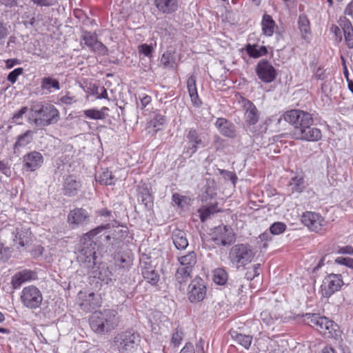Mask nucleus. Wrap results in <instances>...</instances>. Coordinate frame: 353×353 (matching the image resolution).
<instances>
[{"mask_svg": "<svg viewBox=\"0 0 353 353\" xmlns=\"http://www.w3.org/2000/svg\"><path fill=\"white\" fill-rule=\"evenodd\" d=\"M233 239L231 230L225 225H219L214 229L212 234V240L217 245H226Z\"/></svg>", "mask_w": 353, "mask_h": 353, "instance_id": "2eb2a0df", "label": "nucleus"}, {"mask_svg": "<svg viewBox=\"0 0 353 353\" xmlns=\"http://www.w3.org/2000/svg\"><path fill=\"white\" fill-rule=\"evenodd\" d=\"M261 265L259 263L254 265L252 268L248 270L246 277L248 280H252L260 274Z\"/></svg>", "mask_w": 353, "mask_h": 353, "instance_id": "09e8293b", "label": "nucleus"}, {"mask_svg": "<svg viewBox=\"0 0 353 353\" xmlns=\"http://www.w3.org/2000/svg\"><path fill=\"white\" fill-rule=\"evenodd\" d=\"M206 295V287L201 278H195L188 287V298L191 302H200Z\"/></svg>", "mask_w": 353, "mask_h": 353, "instance_id": "4468645a", "label": "nucleus"}, {"mask_svg": "<svg viewBox=\"0 0 353 353\" xmlns=\"http://www.w3.org/2000/svg\"><path fill=\"white\" fill-rule=\"evenodd\" d=\"M215 125L219 132L225 137L234 138L236 137L235 125L225 118H218Z\"/></svg>", "mask_w": 353, "mask_h": 353, "instance_id": "aec40b11", "label": "nucleus"}, {"mask_svg": "<svg viewBox=\"0 0 353 353\" xmlns=\"http://www.w3.org/2000/svg\"><path fill=\"white\" fill-rule=\"evenodd\" d=\"M19 60L17 59H8L6 61V65L8 68H12L14 65H17V64H19Z\"/></svg>", "mask_w": 353, "mask_h": 353, "instance_id": "774afa93", "label": "nucleus"}, {"mask_svg": "<svg viewBox=\"0 0 353 353\" xmlns=\"http://www.w3.org/2000/svg\"><path fill=\"white\" fill-rule=\"evenodd\" d=\"M28 107L25 106L21 108L19 111L15 112L13 115L12 119L16 123H21V119L23 116V114H26L28 112Z\"/></svg>", "mask_w": 353, "mask_h": 353, "instance_id": "864d4df0", "label": "nucleus"}, {"mask_svg": "<svg viewBox=\"0 0 353 353\" xmlns=\"http://www.w3.org/2000/svg\"><path fill=\"white\" fill-rule=\"evenodd\" d=\"M335 263L353 269V259L352 258L339 256L335 259Z\"/></svg>", "mask_w": 353, "mask_h": 353, "instance_id": "8fccbe9b", "label": "nucleus"}, {"mask_svg": "<svg viewBox=\"0 0 353 353\" xmlns=\"http://www.w3.org/2000/svg\"><path fill=\"white\" fill-rule=\"evenodd\" d=\"M139 51L146 57H150L153 52V47L152 45L144 43L139 46Z\"/></svg>", "mask_w": 353, "mask_h": 353, "instance_id": "5fc2aeb1", "label": "nucleus"}, {"mask_svg": "<svg viewBox=\"0 0 353 353\" xmlns=\"http://www.w3.org/2000/svg\"><path fill=\"white\" fill-rule=\"evenodd\" d=\"M79 305L83 310L89 312L100 306V299L94 293L91 292L84 295Z\"/></svg>", "mask_w": 353, "mask_h": 353, "instance_id": "5701e85b", "label": "nucleus"}, {"mask_svg": "<svg viewBox=\"0 0 353 353\" xmlns=\"http://www.w3.org/2000/svg\"><path fill=\"white\" fill-rule=\"evenodd\" d=\"M20 300L25 307L35 310L41 306L43 295L38 288L34 285H29L22 290Z\"/></svg>", "mask_w": 353, "mask_h": 353, "instance_id": "1a4fd4ad", "label": "nucleus"}, {"mask_svg": "<svg viewBox=\"0 0 353 353\" xmlns=\"http://www.w3.org/2000/svg\"><path fill=\"white\" fill-rule=\"evenodd\" d=\"M154 5L157 9L164 13L170 14L175 12L178 8L177 0H154Z\"/></svg>", "mask_w": 353, "mask_h": 353, "instance_id": "bb28decb", "label": "nucleus"}, {"mask_svg": "<svg viewBox=\"0 0 353 353\" xmlns=\"http://www.w3.org/2000/svg\"><path fill=\"white\" fill-rule=\"evenodd\" d=\"M243 106L246 109L245 113V122L248 125H255L259 118V113L254 104L249 100H245Z\"/></svg>", "mask_w": 353, "mask_h": 353, "instance_id": "412c9836", "label": "nucleus"}, {"mask_svg": "<svg viewBox=\"0 0 353 353\" xmlns=\"http://www.w3.org/2000/svg\"><path fill=\"white\" fill-rule=\"evenodd\" d=\"M305 321L312 327H315L320 333L324 335L332 336V331H336L337 325L325 316L317 314H306Z\"/></svg>", "mask_w": 353, "mask_h": 353, "instance_id": "6e6552de", "label": "nucleus"}, {"mask_svg": "<svg viewBox=\"0 0 353 353\" xmlns=\"http://www.w3.org/2000/svg\"><path fill=\"white\" fill-rule=\"evenodd\" d=\"M344 14L353 19V0H352L345 8Z\"/></svg>", "mask_w": 353, "mask_h": 353, "instance_id": "052dcab7", "label": "nucleus"}, {"mask_svg": "<svg viewBox=\"0 0 353 353\" xmlns=\"http://www.w3.org/2000/svg\"><path fill=\"white\" fill-rule=\"evenodd\" d=\"M339 26L343 32L345 41L349 48H353V26L346 17H341L339 19Z\"/></svg>", "mask_w": 353, "mask_h": 353, "instance_id": "6ab92c4d", "label": "nucleus"}, {"mask_svg": "<svg viewBox=\"0 0 353 353\" xmlns=\"http://www.w3.org/2000/svg\"><path fill=\"white\" fill-rule=\"evenodd\" d=\"M101 184L105 185H111L114 184L116 179L112 173L108 170H103L97 179Z\"/></svg>", "mask_w": 353, "mask_h": 353, "instance_id": "ea45409f", "label": "nucleus"}, {"mask_svg": "<svg viewBox=\"0 0 353 353\" xmlns=\"http://www.w3.org/2000/svg\"><path fill=\"white\" fill-rule=\"evenodd\" d=\"M299 26L301 32L305 34L310 33V24L307 17L303 14L299 17Z\"/></svg>", "mask_w": 353, "mask_h": 353, "instance_id": "a18cd8bd", "label": "nucleus"}, {"mask_svg": "<svg viewBox=\"0 0 353 353\" xmlns=\"http://www.w3.org/2000/svg\"><path fill=\"white\" fill-rule=\"evenodd\" d=\"M213 281L219 285H224L228 280V273L225 268H215L212 272Z\"/></svg>", "mask_w": 353, "mask_h": 353, "instance_id": "2f4dec72", "label": "nucleus"}, {"mask_svg": "<svg viewBox=\"0 0 353 353\" xmlns=\"http://www.w3.org/2000/svg\"><path fill=\"white\" fill-rule=\"evenodd\" d=\"M140 100L142 106L141 108H144L151 102V97L148 95L144 94L140 98Z\"/></svg>", "mask_w": 353, "mask_h": 353, "instance_id": "e2e57ef3", "label": "nucleus"}, {"mask_svg": "<svg viewBox=\"0 0 353 353\" xmlns=\"http://www.w3.org/2000/svg\"><path fill=\"white\" fill-rule=\"evenodd\" d=\"M166 122L167 119L164 115L160 113L156 114L148 124V128L151 129L149 133L155 135L157 132L163 129Z\"/></svg>", "mask_w": 353, "mask_h": 353, "instance_id": "a878e982", "label": "nucleus"}, {"mask_svg": "<svg viewBox=\"0 0 353 353\" xmlns=\"http://www.w3.org/2000/svg\"><path fill=\"white\" fill-rule=\"evenodd\" d=\"M1 4L8 8H12L17 6V0H0Z\"/></svg>", "mask_w": 353, "mask_h": 353, "instance_id": "0e129e2a", "label": "nucleus"}, {"mask_svg": "<svg viewBox=\"0 0 353 353\" xmlns=\"http://www.w3.org/2000/svg\"><path fill=\"white\" fill-rule=\"evenodd\" d=\"M33 3L39 6H50L53 5L52 0H30Z\"/></svg>", "mask_w": 353, "mask_h": 353, "instance_id": "bf43d9fd", "label": "nucleus"}, {"mask_svg": "<svg viewBox=\"0 0 353 353\" xmlns=\"http://www.w3.org/2000/svg\"><path fill=\"white\" fill-rule=\"evenodd\" d=\"M255 252L248 243H237L233 245L228 253V260L232 268L240 269L252 263Z\"/></svg>", "mask_w": 353, "mask_h": 353, "instance_id": "39448f33", "label": "nucleus"}, {"mask_svg": "<svg viewBox=\"0 0 353 353\" xmlns=\"http://www.w3.org/2000/svg\"><path fill=\"white\" fill-rule=\"evenodd\" d=\"M281 316L282 312L278 307H275L271 311L265 310L260 314L261 321L267 325L272 324L275 321L280 319Z\"/></svg>", "mask_w": 353, "mask_h": 353, "instance_id": "c85d7f7f", "label": "nucleus"}, {"mask_svg": "<svg viewBox=\"0 0 353 353\" xmlns=\"http://www.w3.org/2000/svg\"><path fill=\"white\" fill-rule=\"evenodd\" d=\"M41 88L49 93L60 89V83L58 80L51 77H44L41 79Z\"/></svg>", "mask_w": 353, "mask_h": 353, "instance_id": "72a5a7b5", "label": "nucleus"}, {"mask_svg": "<svg viewBox=\"0 0 353 353\" xmlns=\"http://www.w3.org/2000/svg\"><path fill=\"white\" fill-rule=\"evenodd\" d=\"M219 210L218 208L217 204L210 205L208 206H203L199 210V213L200 216V219L202 222H205L211 214H213Z\"/></svg>", "mask_w": 353, "mask_h": 353, "instance_id": "58836bf2", "label": "nucleus"}, {"mask_svg": "<svg viewBox=\"0 0 353 353\" xmlns=\"http://www.w3.org/2000/svg\"><path fill=\"white\" fill-rule=\"evenodd\" d=\"M261 30L266 37H272L277 29V26L272 17L268 14H264L261 22Z\"/></svg>", "mask_w": 353, "mask_h": 353, "instance_id": "b1692460", "label": "nucleus"}, {"mask_svg": "<svg viewBox=\"0 0 353 353\" xmlns=\"http://www.w3.org/2000/svg\"><path fill=\"white\" fill-rule=\"evenodd\" d=\"M109 227L110 224L99 226L89 231L82 236L81 239L82 245L79 249L77 256V259L79 263H81L82 265H84L87 268H93V266L95 265L96 260V243H94L92 239Z\"/></svg>", "mask_w": 353, "mask_h": 353, "instance_id": "7ed1b4c3", "label": "nucleus"}, {"mask_svg": "<svg viewBox=\"0 0 353 353\" xmlns=\"http://www.w3.org/2000/svg\"><path fill=\"white\" fill-rule=\"evenodd\" d=\"M246 51L249 56L253 58H259L268 53L265 46L259 45L248 44L246 46Z\"/></svg>", "mask_w": 353, "mask_h": 353, "instance_id": "f704fd0d", "label": "nucleus"}, {"mask_svg": "<svg viewBox=\"0 0 353 353\" xmlns=\"http://www.w3.org/2000/svg\"><path fill=\"white\" fill-rule=\"evenodd\" d=\"M292 192H301L305 188L304 179L301 176L293 177L290 183Z\"/></svg>", "mask_w": 353, "mask_h": 353, "instance_id": "a19ab883", "label": "nucleus"}, {"mask_svg": "<svg viewBox=\"0 0 353 353\" xmlns=\"http://www.w3.org/2000/svg\"><path fill=\"white\" fill-rule=\"evenodd\" d=\"M0 171L5 174H8L10 172L9 166L4 161H0Z\"/></svg>", "mask_w": 353, "mask_h": 353, "instance_id": "69168bd1", "label": "nucleus"}, {"mask_svg": "<svg viewBox=\"0 0 353 353\" xmlns=\"http://www.w3.org/2000/svg\"><path fill=\"white\" fill-rule=\"evenodd\" d=\"M114 341L120 353H132L139 346L141 338L138 333L127 331L117 336Z\"/></svg>", "mask_w": 353, "mask_h": 353, "instance_id": "0eeeda50", "label": "nucleus"}, {"mask_svg": "<svg viewBox=\"0 0 353 353\" xmlns=\"http://www.w3.org/2000/svg\"><path fill=\"white\" fill-rule=\"evenodd\" d=\"M256 73L259 79L264 83H271L276 77V70L267 60L260 61L256 67Z\"/></svg>", "mask_w": 353, "mask_h": 353, "instance_id": "ddd939ff", "label": "nucleus"}, {"mask_svg": "<svg viewBox=\"0 0 353 353\" xmlns=\"http://www.w3.org/2000/svg\"><path fill=\"white\" fill-rule=\"evenodd\" d=\"M234 341L245 349L248 350L252 344V337L250 335L236 333L233 336Z\"/></svg>", "mask_w": 353, "mask_h": 353, "instance_id": "79ce46f5", "label": "nucleus"}, {"mask_svg": "<svg viewBox=\"0 0 353 353\" xmlns=\"http://www.w3.org/2000/svg\"><path fill=\"white\" fill-rule=\"evenodd\" d=\"M340 28L341 27H339L336 25H332L330 28V30L337 38H339V40L341 41L342 39V36Z\"/></svg>", "mask_w": 353, "mask_h": 353, "instance_id": "680f3d73", "label": "nucleus"}, {"mask_svg": "<svg viewBox=\"0 0 353 353\" xmlns=\"http://www.w3.org/2000/svg\"><path fill=\"white\" fill-rule=\"evenodd\" d=\"M172 242L177 250H185L188 246V241L184 231L176 229L172 232Z\"/></svg>", "mask_w": 353, "mask_h": 353, "instance_id": "cd10ccee", "label": "nucleus"}, {"mask_svg": "<svg viewBox=\"0 0 353 353\" xmlns=\"http://www.w3.org/2000/svg\"><path fill=\"white\" fill-rule=\"evenodd\" d=\"M43 158L42 154L36 151H32L23 157L24 168L28 171H34L40 168L43 163Z\"/></svg>", "mask_w": 353, "mask_h": 353, "instance_id": "dca6fc26", "label": "nucleus"}, {"mask_svg": "<svg viewBox=\"0 0 353 353\" xmlns=\"http://www.w3.org/2000/svg\"><path fill=\"white\" fill-rule=\"evenodd\" d=\"M223 20L229 23H234L236 21L234 13L231 10H225L222 14Z\"/></svg>", "mask_w": 353, "mask_h": 353, "instance_id": "6e6d98bb", "label": "nucleus"}, {"mask_svg": "<svg viewBox=\"0 0 353 353\" xmlns=\"http://www.w3.org/2000/svg\"><path fill=\"white\" fill-rule=\"evenodd\" d=\"M89 220L88 212L83 208H75L71 210L68 216V221L72 226H78L86 223Z\"/></svg>", "mask_w": 353, "mask_h": 353, "instance_id": "a211bd4d", "label": "nucleus"}, {"mask_svg": "<svg viewBox=\"0 0 353 353\" xmlns=\"http://www.w3.org/2000/svg\"><path fill=\"white\" fill-rule=\"evenodd\" d=\"M340 254H350L353 255V247L351 245H345L339 247L336 252Z\"/></svg>", "mask_w": 353, "mask_h": 353, "instance_id": "4d7b16f0", "label": "nucleus"}, {"mask_svg": "<svg viewBox=\"0 0 353 353\" xmlns=\"http://www.w3.org/2000/svg\"><path fill=\"white\" fill-rule=\"evenodd\" d=\"M141 273L145 280L152 285H156L159 280V276L154 268L146 264L144 266L141 264Z\"/></svg>", "mask_w": 353, "mask_h": 353, "instance_id": "c756f323", "label": "nucleus"}, {"mask_svg": "<svg viewBox=\"0 0 353 353\" xmlns=\"http://www.w3.org/2000/svg\"><path fill=\"white\" fill-rule=\"evenodd\" d=\"M22 73L23 68H17L9 73L7 79L10 83H14L17 81L18 77L21 75Z\"/></svg>", "mask_w": 353, "mask_h": 353, "instance_id": "603ef678", "label": "nucleus"}, {"mask_svg": "<svg viewBox=\"0 0 353 353\" xmlns=\"http://www.w3.org/2000/svg\"><path fill=\"white\" fill-rule=\"evenodd\" d=\"M177 259L180 266L192 271L196 263V255L194 252H190L184 256H179Z\"/></svg>", "mask_w": 353, "mask_h": 353, "instance_id": "7c9ffc66", "label": "nucleus"}, {"mask_svg": "<svg viewBox=\"0 0 353 353\" xmlns=\"http://www.w3.org/2000/svg\"><path fill=\"white\" fill-rule=\"evenodd\" d=\"M83 114L91 119H103L105 118V114L96 109H88L83 111Z\"/></svg>", "mask_w": 353, "mask_h": 353, "instance_id": "49530a36", "label": "nucleus"}, {"mask_svg": "<svg viewBox=\"0 0 353 353\" xmlns=\"http://www.w3.org/2000/svg\"><path fill=\"white\" fill-rule=\"evenodd\" d=\"M183 333L181 330L178 329L172 334L171 342L174 346H179L183 340Z\"/></svg>", "mask_w": 353, "mask_h": 353, "instance_id": "3c124183", "label": "nucleus"}, {"mask_svg": "<svg viewBox=\"0 0 353 353\" xmlns=\"http://www.w3.org/2000/svg\"><path fill=\"white\" fill-rule=\"evenodd\" d=\"M11 256L12 250L10 248L0 241V264L7 263L11 258Z\"/></svg>", "mask_w": 353, "mask_h": 353, "instance_id": "c03bdc74", "label": "nucleus"}, {"mask_svg": "<svg viewBox=\"0 0 353 353\" xmlns=\"http://www.w3.org/2000/svg\"><path fill=\"white\" fill-rule=\"evenodd\" d=\"M161 63L164 68H174L176 66L174 52L168 50L164 52L161 58Z\"/></svg>", "mask_w": 353, "mask_h": 353, "instance_id": "e433bc0d", "label": "nucleus"}, {"mask_svg": "<svg viewBox=\"0 0 353 353\" xmlns=\"http://www.w3.org/2000/svg\"><path fill=\"white\" fill-rule=\"evenodd\" d=\"M37 273L30 270H23L14 274L11 280V284L14 289H18L26 282L37 279Z\"/></svg>", "mask_w": 353, "mask_h": 353, "instance_id": "f3484780", "label": "nucleus"}, {"mask_svg": "<svg viewBox=\"0 0 353 353\" xmlns=\"http://www.w3.org/2000/svg\"><path fill=\"white\" fill-rule=\"evenodd\" d=\"M140 197L141 198V200L143 202H145V204L147 205L148 202L151 201V196L150 194L146 191L145 194L140 193L139 194Z\"/></svg>", "mask_w": 353, "mask_h": 353, "instance_id": "338daca9", "label": "nucleus"}, {"mask_svg": "<svg viewBox=\"0 0 353 353\" xmlns=\"http://www.w3.org/2000/svg\"><path fill=\"white\" fill-rule=\"evenodd\" d=\"M81 187V182L76 180L73 176H68L63 185V194L68 196H74L77 194Z\"/></svg>", "mask_w": 353, "mask_h": 353, "instance_id": "4be33fe9", "label": "nucleus"}, {"mask_svg": "<svg viewBox=\"0 0 353 353\" xmlns=\"http://www.w3.org/2000/svg\"><path fill=\"white\" fill-rule=\"evenodd\" d=\"M30 234V231L27 229L17 228L16 230L13 232V241L20 246L23 247L28 242Z\"/></svg>", "mask_w": 353, "mask_h": 353, "instance_id": "473e14b6", "label": "nucleus"}, {"mask_svg": "<svg viewBox=\"0 0 353 353\" xmlns=\"http://www.w3.org/2000/svg\"><path fill=\"white\" fill-rule=\"evenodd\" d=\"M9 34L7 25L0 21V39H5Z\"/></svg>", "mask_w": 353, "mask_h": 353, "instance_id": "13d9d810", "label": "nucleus"}, {"mask_svg": "<svg viewBox=\"0 0 353 353\" xmlns=\"http://www.w3.org/2000/svg\"><path fill=\"white\" fill-rule=\"evenodd\" d=\"M32 140V132L27 130L24 134L19 136L17 141L14 143V148L24 147L30 143Z\"/></svg>", "mask_w": 353, "mask_h": 353, "instance_id": "37998d69", "label": "nucleus"}, {"mask_svg": "<svg viewBox=\"0 0 353 353\" xmlns=\"http://www.w3.org/2000/svg\"><path fill=\"white\" fill-rule=\"evenodd\" d=\"M59 120V112L52 104L38 102L31 105L28 112V121L37 127L56 123Z\"/></svg>", "mask_w": 353, "mask_h": 353, "instance_id": "f03ea898", "label": "nucleus"}, {"mask_svg": "<svg viewBox=\"0 0 353 353\" xmlns=\"http://www.w3.org/2000/svg\"><path fill=\"white\" fill-rule=\"evenodd\" d=\"M282 118L294 126V135L296 139L316 141L321 138V131L312 127L313 118L309 112L301 110H291L285 112Z\"/></svg>", "mask_w": 353, "mask_h": 353, "instance_id": "f257e3e1", "label": "nucleus"}, {"mask_svg": "<svg viewBox=\"0 0 353 353\" xmlns=\"http://www.w3.org/2000/svg\"><path fill=\"white\" fill-rule=\"evenodd\" d=\"M192 272V270L180 266L176 270L174 275L175 279L180 284L185 283L191 277Z\"/></svg>", "mask_w": 353, "mask_h": 353, "instance_id": "4c0bfd02", "label": "nucleus"}, {"mask_svg": "<svg viewBox=\"0 0 353 353\" xmlns=\"http://www.w3.org/2000/svg\"><path fill=\"white\" fill-rule=\"evenodd\" d=\"M187 88L192 104L195 107H199L202 104L199 97L197 88L196 85V78L194 75H190L187 81Z\"/></svg>", "mask_w": 353, "mask_h": 353, "instance_id": "393cba45", "label": "nucleus"}, {"mask_svg": "<svg viewBox=\"0 0 353 353\" xmlns=\"http://www.w3.org/2000/svg\"><path fill=\"white\" fill-rule=\"evenodd\" d=\"M301 221L310 230L315 232L323 231L326 225V221L319 213L311 211L303 212Z\"/></svg>", "mask_w": 353, "mask_h": 353, "instance_id": "9d476101", "label": "nucleus"}, {"mask_svg": "<svg viewBox=\"0 0 353 353\" xmlns=\"http://www.w3.org/2000/svg\"><path fill=\"white\" fill-rule=\"evenodd\" d=\"M180 353H205L204 341L200 339L195 345V347L191 343H187L181 349Z\"/></svg>", "mask_w": 353, "mask_h": 353, "instance_id": "c9c22d12", "label": "nucleus"}, {"mask_svg": "<svg viewBox=\"0 0 353 353\" xmlns=\"http://www.w3.org/2000/svg\"><path fill=\"white\" fill-rule=\"evenodd\" d=\"M119 322L117 311L110 309L95 311L89 319L91 329L97 334L111 332L119 325Z\"/></svg>", "mask_w": 353, "mask_h": 353, "instance_id": "20e7f679", "label": "nucleus"}, {"mask_svg": "<svg viewBox=\"0 0 353 353\" xmlns=\"http://www.w3.org/2000/svg\"><path fill=\"white\" fill-rule=\"evenodd\" d=\"M187 145L185 146V152L190 156L196 153L201 148H205L210 143L208 134L199 132L196 128H191L185 130Z\"/></svg>", "mask_w": 353, "mask_h": 353, "instance_id": "423d86ee", "label": "nucleus"}, {"mask_svg": "<svg viewBox=\"0 0 353 353\" xmlns=\"http://www.w3.org/2000/svg\"><path fill=\"white\" fill-rule=\"evenodd\" d=\"M84 44L88 46L92 52L99 55H106L108 54L107 47L98 40V37L96 33L86 32L81 36V44Z\"/></svg>", "mask_w": 353, "mask_h": 353, "instance_id": "f8f14e48", "label": "nucleus"}, {"mask_svg": "<svg viewBox=\"0 0 353 353\" xmlns=\"http://www.w3.org/2000/svg\"><path fill=\"white\" fill-rule=\"evenodd\" d=\"M286 229V225L282 222L274 223L270 228V231L272 234L279 235L282 234Z\"/></svg>", "mask_w": 353, "mask_h": 353, "instance_id": "de8ad7c7", "label": "nucleus"}, {"mask_svg": "<svg viewBox=\"0 0 353 353\" xmlns=\"http://www.w3.org/2000/svg\"><path fill=\"white\" fill-rule=\"evenodd\" d=\"M343 282L340 274H331L325 277L321 286L322 295L329 297L340 290Z\"/></svg>", "mask_w": 353, "mask_h": 353, "instance_id": "9b49d317", "label": "nucleus"}]
</instances>
